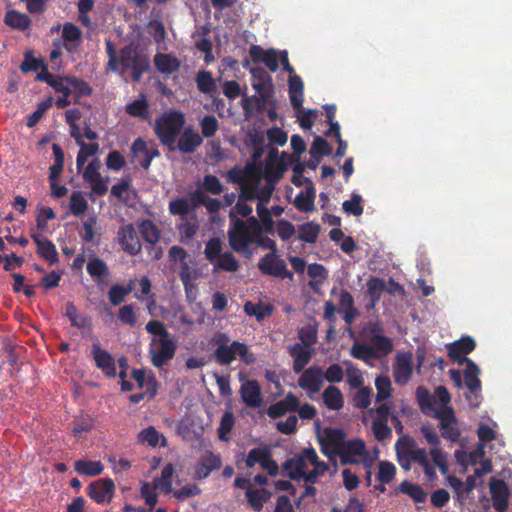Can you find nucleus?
I'll return each instance as SVG.
<instances>
[{
    "label": "nucleus",
    "mask_w": 512,
    "mask_h": 512,
    "mask_svg": "<svg viewBox=\"0 0 512 512\" xmlns=\"http://www.w3.org/2000/svg\"><path fill=\"white\" fill-rule=\"evenodd\" d=\"M479 374V367L473 361H469L464 370L465 385L469 391L476 392L477 390H480L481 381L478 377Z\"/></svg>",
    "instance_id": "obj_37"
},
{
    "label": "nucleus",
    "mask_w": 512,
    "mask_h": 512,
    "mask_svg": "<svg viewBox=\"0 0 512 512\" xmlns=\"http://www.w3.org/2000/svg\"><path fill=\"white\" fill-rule=\"evenodd\" d=\"M331 145L322 138L321 136H316L311 147H310V155L312 158H321L322 156H329L332 154Z\"/></svg>",
    "instance_id": "obj_50"
},
{
    "label": "nucleus",
    "mask_w": 512,
    "mask_h": 512,
    "mask_svg": "<svg viewBox=\"0 0 512 512\" xmlns=\"http://www.w3.org/2000/svg\"><path fill=\"white\" fill-rule=\"evenodd\" d=\"M86 491L97 504L110 503L114 496L115 484L111 478H101L91 482Z\"/></svg>",
    "instance_id": "obj_8"
},
{
    "label": "nucleus",
    "mask_w": 512,
    "mask_h": 512,
    "mask_svg": "<svg viewBox=\"0 0 512 512\" xmlns=\"http://www.w3.org/2000/svg\"><path fill=\"white\" fill-rule=\"evenodd\" d=\"M449 358L458 365L472 361L467 357L476 348L475 340L470 336L461 337L446 346Z\"/></svg>",
    "instance_id": "obj_9"
},
{
    "label": "nucleus",
    "mask_w": 512,
    "mask_h": 512,
    "mask_svg": "<svg viewBox=\"0 0 512 512\" xmlns=\"http://www.w3.org/2000/svg\"><path fill=\"white\" fill-rule=\"evenodd\" d=\"M45 65L44 61L40 58L33 56L32 51H27L24 54V60L20 65V70L23 73L36 72Z\"/></svg>",
    "instance_id": "obj_51"
},
{
    "label": "nucleus",
    "mask_w": 512,
    "mask_h": 512,
    "mask_svg": "<svg viewBox=\"0 0 512 512\" xmlns=\"http://www.w3.org/2000/svg\"><path fill=\"white\" fill-rule=\"evenodd\" d=\"M91 356L95 365L108 378H114L117 375L116 361L114 357L101 345L96 342L91 345Z\"/></svg>",
    "instance_id": "obj_10"
},
{
    "label": "nucleus",
    "mask_w": 512,
    "mask_h": 512,
    "mask_svg": "<svg viewBox=\"0 0 512 512\" xmlns=\"http://www.w3.org/2000/svg\"><path fill=\"white\" fill-rule=\"evenodd\" d=\"M69 209L72 215L81 216L88 209V202L80 191H74L70 196Z\"/></svg>",
    "instance_id": "obj_47"
},
{
    "label": "nucleus",
    "mask_w": 512,
    "mask_h": 512,
    "mask_svg": "<svg viewBox=\"0 0 512 512\" xmlns=\"http://www.w3.org/2000/svg\"><path fill=\"white\" fill-rule=\"evenodd\" d=\"M68 82L71 85V93L72 92L75 93V100H74L75 103H78L79 99L83 96L92 95V92H93L92 88L83 79L69 76Z\"/></svg>",
    "instance_id": "obj_45"
},
{
    "label": "nucleus",
    "mask_w": 512,
    "mask_h": 512,
    "mask_svg": "<svg viewBox=\"0 0 512 512\" xmlns=\"http://www.w3.org/2000/svg\"><path fill=\"white\" fill-rule=\"evenodd\" d=\"M336 453L340 457L342 465L356 464L358 461L353 457L364 455L366 453V445L361 439L349 440L345 442L342 449H337Z\"/></svg>",
    "instance_id": "obj_17"
},
{
    "label": "nucleus",
    "mask_w": 512,
    "mask_h": 512,
    "mask_svg": "<svg viewBox=\"0 0 512 512\" xmlns=\"http://www.w3.org/2000/svg\"><path fill=\"white\" fill-rule=\"evenodd\" d=\"M158 488L155 487V484H150L149 482H143L140 487L141 497L145 500L146 505H148L151 509L155 507L158 502V495L156 490Z\"/></svg>",
    "instance_id": "obj_55"
},
{
    "label": "nucleus",
    "mask_w": 512,
    "mask_h": 512,
    "mask_svg": "<svg viewBox=\"0 0 512 512\" xmlns=\"http://www.w3.org/2000/svg\"><path fill=\"white\" fill-rule=\"evenodd\" d=\"M76 143L80 146V150L76 157V167L80 170L88 158L98 152L99 145L98 143H85L82 140V136H75Z\"/></svg>",
    "instance_id": "obj_34"
},
{
    "label": "nucleus",
    "mask_w": 512,
    "mask_h": 512,
    "mask_svg": "<svg viewBox=\"0 0 512 512\" xmlns=\"http://www.w3.org/2000/svg\"><path fill=\"white\" fill-rule=\"evenodd\" d=\"M325 406L330 410H340L344 406V399L341 390L329 385L322 394Z\"/></svg>",
    "instance_id": "obj_32"
},
{
    "label": "nucleus",
    "mask_w": 512,
    "mask_h": 512,
    "mask_svg": "<svg viewBox=\"0 0 512 512\" xmlns=\"http://www.w3.org/2000/svg\"><path fill=\"white\" fill-rule=\"evenodd\" d=\"M245 495L253 510L260 512L264 507V503L271 498L272 493L265 488L253 489L252 487H248Z\"/></svg>",
    "instance_id": "obj_27"
},
{
    "label": "nucleus",
    "mask_w": 512,
    "mask_h": 512,
    "mask_svg": "<svg viewBox=\"0 0 512 512\" xmlns=\"http://www.w3.org/2000/svg\"><path fill=\"white\" fill-rule=\"evenodd\" d=\"M385 287L386 285L384 280L377 277H373L367 282V296L369 297L372 306L380 300Z\"/></svg>",
    "instance_id": "obj_46"
},
{
    "label": "nucleus",
    "mask_w": 512,
    "mask_h": 512,
    "mask_svg": "<svg viewBox=\"0 0 512 512\" xmlns=\"http://www.w3.org/2000/svg\"><path fill=\"white\" fill-rule=\"evenodd\" d=\"M214 356L217 363L223 366L230 365L237 356L246 365H251L256 360L254 354L249 352L248 346L239 341H233L228 345H219L214 351Z\"/></svg>",
    "instance_id": "obj_3"
},
{
    "label": "nucleus",
    "mask_w": 512,
    "mask_h": 512,
    "mask_svg": "<svg viewBox=\"0 0 512 512\" xmlns=\"http://www.w3.org/2000/svg\"><path fill=\"white\" fill-rule=\"evenodd\" d=\"M139 441L142 443H147L151 447H156L158 445L165 447L167 445L166 438L161 435L153 426H149L139 433Z\"/></svg>",
    "instance_id": "obj_38"
},
{
    "label": "nucleus",
    "mask_w": 512,
    "mask_h": 512,
    "mask_svg": "<svg viewBox=\"0 0 512 512\" xmlns=\"http://www.w3.org/2000/svg\"><path fill=\"white\" fill-rule=\"evenodd\" d=\"M100 169V159L94 158L88 163L82 176L84 181L90 184L92 191L96 195L103 196L108 191V178L104 179L101 176Z\"/></svg>",
    "instance_id": "obj_7"
},
{
    "label": "nucleus",
    "mask_w": 512,
    "mask_h": 512,
    "mask_svg": "<svg viewBox=\"0 0 512 512\" xmlns=\"http://www.w3.org/2000/svg\"><path fill=\"white\" fill-rule=\"evenodd\" d=\"M172 493L177 500L184 501L188 498L199 495L201 493V489L197 484L190 483L181 487L180 489L173 490Z\"/></svg>",
    "instance_id": "obj_62"
},
{
    "label": "nucleus",
    "mask_w": 512,
    "mask_h": 512,
    "mask_svg": "<svg viewBox=\"0 0 512 512\" xmlns=\"http://www.w3.org/2000/svg\"><path fill=\"white\" fill-rule=\"evenodd\" d=\"M120 65L124 70H131L132 80L139 82L143 73L150 68V61L146 55L128 45L120 50Z\"/></svg>",
    "instance_id": "obj_4"
},
{
    "label": "nucleus",
    "mask_w": 512,
    "mask_h": 512,
    "mask_svg": "<svg viewBox=\"0 0 512 512\" xmlns=\"http://www.w3.org/2000/svg\"><path fill=\"white\" fill-rule=\"evenodd\" d=\"M323 382L322 368L314 365L302 371L298 379V386L309 394H316L321 390Z\"/></svg>",
    "instance_id": "obj_11"
},
{
    "label": "nucleus",
    "mask_w": 512,
    "mask_h": 512,
    "mask_svg": "<svg viewBox=\"0 0 512 512\" xmlns=\"http://www.w3.org/2000/svg\"><path fill=\"white\" fill-rule=\"evenodd\" d=\"M180 234V241L183 244H188L196 235L198 225L195 222H184L178 227Z\"/></svg>",
    "instance_id": "obj_64"
},
{
    "label": "nucleus",
    "mask_w": 512,
    "mask_h": 512,
    "mask_svg": "<svg viewBox=\"0 0 512 512\" xmlns=\"http://www.w3.org/2000/svg\"><path fill=\"white\" fill-rule=\"evenodd\" d=\"M65 315L69 318L71 325L77 328H84L87 325V320L78 313L76 306L73 303L66 305Z\"/></svg>",
    "instance_id": "obj_63"
},
{
    "label": "nucleus",
    "mask_w": 512,
    "mask_h": 512,
    "mask_svg": "<svg viewBox=\"0 0 512 512\" xmlns=\"http://www.w3.org/2000/svg\"><path fill=\"white\" fill-rule=\"evenodd\" d=\"M420 432L424 436L426 442L431 446L429 455L435 466H437L442 474H446L449 470L447 453L441 447L440 438L435 429L425 424L420 427Z\"/></svg>",
    "instance_id": "obj_5"
},
{
    "label": "nucleus",
    "mask_w": 512,
    "mask_h": 512,
    "mask_svg": "<svg viewBox=\"0 0 512 512\" xmlns=\"http://www.w3.org/2000/svg\"><path fill=\"white\" fill-rule=\"evenodd\" d=\"M345 437L346 434L342 429L326 428L324 429L323 437L320 439V441L330 445L332 448V453L337 454L336 450L342 449L343 445L345 444Z\"/></svg>",
    "instance_id": "obj_29"
},
{
    "label": "nucleus",
    "mask_w": 512,
    "mask_h": 512,
    "mask_svg": "<svg viewBox=\"0 0 512 512\" xmlns=\"http://www.w3.org/2000/svg\"><path fill=\"white\" fill-rule=\"evenodd\" d=\"M315 189L313 185L308 186L305 191H301L294 200L295 207L301 212H312L315 208Z\"/></svg>",
    "instance_id": "obj_33"
},
{
    "label": "nucleus",
    "mask_w": 512,
    "mask_h": 512,
    "mask_svg": "<svg viewBox=\"0 0 512 512\" xmlns=\"http://www.w3.org/2000/svg\"><path fill=\"white\" fill-rule=\"evenodd\" d=\"M202 143L203 138L201 135L192 127H187L180 133L178 140L175 141V147L176 150L183 154H192Z\"/></svg>",
    "instance_id": "obj_15"
},
{
    "label": "nucleus",
    "mask_w": 512,
    "mask_h": 512,
    "mask_svg": "<svg viewBox=\"0 0 512 512\" xmlns=\"http://www.w3.org/2000/svg\"><path fill=\"white\" fill-rule=\"evenodd\" d=\"M244 312L248 316H253L257 321H262L266 317H269L273 313V306L270 304L264 305L262 303H253L252 301H247L244 304Z\"/></svg>",
    "instance_id": "obj_35"
},
{
    "label": "nucleus",
    "mask_w": 512,
    "mask_h": 512,
    "mask_svg": "<svg viewBox=\"0 0 512 512\" xmlns=\"http://www.w3.org/2000/svg\"><path fill=\"white\" fill-rule=\"evenodd\" d=\"M362 196L359 194H352L350 200H346L342 204V208L345 213L354 216H360L363 214V206L361 205Z\"/></svg>",
    "instance_id": "obj_56"
},
{
    "label": "nucleus",
    "mask_w": 512,
    "mask_h": 512,
    "mask_svg": "<svg viewBox=\"0 0 512 512\" xmlns=\"http://www.w3.org/2000/svg\"><path fill=\"white\" fill-rule=\"evenodd\" d=\"M154 65L160 73L170 75L179 69L180 62L169 54L157 53L154 57Z\"/></svg>",
    "instance_id": "obj_28"
},
{
    "label": "nucleus",
    "mask_w": 512,
    "mask_h": 512,
    "mask_svg": "<svg viewBox=\"0 0 512 512\" xmlns=\"http://www.w3.org/2000/svg\"><path fill=\"white\" fill-rule=\"evenodd\" d=\"M399 444L403 446L407 455L413 463L419 466L424 465L428 459V453L425 448H420L414 438L406 435L399 438Z\"/></svg>",
    "instance_id": "obj_24"
},
{
    "label": "nucleus",
    "mask_w": 512,
    "mask_h": 512,
    "mask_svg": "<svg viewBox=\"0 0 512 512\" xmlns=\"http://www.w3.org/2000/svg\"><path fill=\"white\" fill-rule=\"evenodd\" d=\"M31 237L36 243L38 256H58L55 245L46 239L41 232H32Z\"/></svg>",
    "instance_id": "obj_40"
},
{
    "label": "nucleus",
    "mask_w": 512,
    "mask_h": 512,
    "mask_svg": "<svg viewBox=\"0 0 512 512\" xmlns=\"http://www.w3.org/2000/svg\"><path fill=\"white\" fill-rule=\"evenodd\" d=\"M249 55L254 63H264L271 72H276L279 67L278 53L273 48L264 50L259 45H252Z\"/></svg>",
    "instance_id": "obj_16"
},
{
    "label": "nucleus",
    "mask_w": 512,
    "mask_h": 512,
    "mask_svg": "<svg viewBox=\"0 0 512 512\" xmlns=\"http://www.w3.org/2000/svg\"><path fill=\"white\" fill-rule=\"evenodd\" d=\"M358 389L359 390L353 395L352 404L358 409H366L371 403V389L368 387Z\"/></svg>",
    "instance_id": "obj_57"
},
{
    "label": "nucleus",
    "mask_w": 512,
    "mask_h": 512,
    "mask_svg": "<svg viewBox=\"0 0 512 512\" xmlns=\"http://www.w3.org/2000/svg\"><path fill=\"white\" fill-rule=\"evenodd\" d=\"M258 268L265 275L280 279L293 278L292 272L287 269V264L282 258H261Z\"/></svg>",
    "instance_id": "obj_14"
},
{
    "label": "nucleus",
    "mask_w": 512,
    "mask_h": 512,
    "mask_svg": "<svg viewBox=\"0 0 512 512\" xmlns=\"http://www.w3.org/2000/svg\"><path fill=\"white\" fill-rule=\"evenodd\" d=\"M300 401L296 395L289 392L283 399L271 404L266 413L271 419H277L288 412H295L298 409Z\"/></svg>",
    "instance_id": "obj_18"
},
{
    "label": "nucleus",
    "mask_w": 512,
    "mask_h": 512,
    "mask_svg": "<svg viewBox=\"0 0 512 512\" xmlns=\"http://www.w3.org/2000/svg\"><path fill=\"white\" fill-rule=\"evenodd\" d=\"M75 471L82 476L95 477L104 471V465L101 461H91V460H77L74 463Z\"/></svg>",
    "instance_id": "obj_31"
},
{
    "label": "nucleus",
    "mask_w": 512,
    "mask_h": 512,
    "mask_svg": "<svg viewBox=\"0 0 512 512\" xmlns=\"http://www.w3.org/2000/svg\"><path fill=\"white\" fill-rule=\"evenodd\" d=\"M4 22L12 29L20 31L27 30L31 25V19L28 15L13 9L6 12Z\"/></svg>",
    "instance_id": "obj_30"
},
{
    "label": "nucleus",
    "mask_w": 512,
    "mask_h": 512,
    "mask_svg": "<svg viewBox=\"0 0 512 512\" xmlns=\"http://www.w3.org/2000/svg\"><path fill=\"white\" fill-rule=\"evenodd\" d=\"M382 329L378 324H372L370 327V346L375 354V359L384 357L392 352V340L381 335Z\"/></svg>",
    "instance_id": "obj_12"
},
{
    "label": "nucleus",
    "mask_w": 512,
    "mask_h": 512,
    "mask_svg": "<svg viewBox=\"0 0 512 512\" xmlns=\"http://www.w3.org/2000/svg\"><path fill=\"white\" fill-rule=\"evenodd\" d=\"M118 240L123 250L131 255H136L141 250L140 239L131 224L120 228Z\"/></svg>",
    "instance_id": "obj_20"
},
{
    "label": "nucleus",
    "mask_w": 512,
    "mask_h": 512,
    "mask_svg": "<svg viewBox=\"0 0 512 512\" xmlns=\"http://www.w3.org/2000/svg\"><path fill=\"white\" fill-rule=\"evenodd\" d=\"M222 460L220 456L215 455L211 451H207L203 454L195 466V476L197 479H204L209 474L217 469H220Z\"/></svg>",
    "instance_id": "obj_22"
},
{
    "label": "nucleus",
    "mask_w": 512,
    "mask_h": 512,
    "mask_svg": "<svg viewBox=\"0 0 512 512\" xmlns=\"http://www.w3.org/2000/svg\"><path fill=\"white\" fill-rule=\"evenodd\" d=\"M308 461L305 456V448L293 457L283 463L285 474L292 480L304 479L306 475L305 467Z\"/></svg>",
    "instance_id": "obj_19"
},
{
    "label": "nucleus",
    "mask_w": 512,
    "mask_h": 512,
    "mask_svg": "<svg viewBox=\"0 0 512 512\" xmlns=\"http://www.w3.org/2000/svg\"><path fill=\"white\" fill-rule=\"evenodd\" d=\"M140 233L144 241L148 244V249L154 250V256H162V249H156L155 247L160 238L158 227L151 220H144L140 225ZM150 253L151 251H149V254Z\"/></svg>",
    "instance_id": "obj_25"
},
{
    "label": "nucleus",
    "mask_w": 512,
    "mask_h": 512,
    "mask_svg": "<svg viewBox=\"0 0 512 512\" xmlns=\"http://www.w3.org/2000/svg\"><path fill=\"white\" fill-rule=\"evenodd\" d=\"M197 88L204 94H211L216 90V84L210 71L201 70L195 78Z\"/></svg>",
    "instance_id": "obj_43"
},
{
    "label": "nucleus",
    "mask_w": 512,
    "mask_h": 512,
    "mask_svg": "<svg viewBox=\"0 0 512 512\" xmlns=\"http://www.w3.org/2000/svg\"><path fill=\"white\" fill-rule=\"evenodd\" d=\"M174 475V467L172 464H167L161 471V476L155 478L153 483L164 494H170L173 492L172 477Z\"/></svg>",
    "instance_id": "obj_36"
},
{
    "label": "nucleus",
    "mask_w": 512,
    "mask_h": 512,
    "mask_svg": "<svg viewBox=\"0 0 512 512\" xmlns=\"http://www.w3.org/2000/svg\"><path fill=\"white\" fill-rule=\"evenodd\" d=\"M177 344L172 337L165 339L153 338L149 347L151 363L156 368H162L175 356Z\"/></svg>",
    "instance_id": "obj_6"
},
{
    "label": "nucleus",
    "mask_w": 512,
    "mask_h": 512,
    "mask_svg": "<svg viewBox=\"0 0 512 512\" xmlns=\"http://www.w3.org/2000/svg\"><path fill=\"white\" fill-rule=\"evenodd\" d=\"M240 396L242 401L251 408H257L263 402L261 388L256 380H248L243 383L240 388Z\"/></svg>",
    "instance_id": "obj_23"
},
{
    "label": "nucleus",
    "mask_w": 512,
    "mask_h": 512,
    "mask_svg": "<svg viewBox=\"0 0 512 512\" xmlns=\"http://www.w3.org/2000/svg\"><path fill=\"white\" fill-rule=\"evenodd\" d=\"M184 124V114L177 110H170L156 118L154 133L162 145L166 146L170 151H176L175 141L180 135Z\"/></svg>",
    "instance_id": "obj_1"
},
{
    "label": "nucleus",
    "mask_w": 512,
    "mask_h": 512,
    "mask_svg": "<svg viewBox=\"0 0 512 512\" xmlns=\"http://www.w3.org/2000/svg\"><path fill=\"white\" fill-rule=\"evenodd\" d=\"M86 269L91 277L99 278V280L106 278L109 274L106 263L100 258H91Z\"/></svg>",
    "instance_id": "obj_49"
},
{
    "label": "nucleus",
    "mask_w": 512,
    "mask_h": 512,
    "mask_svg": "<svg viewBox=\"0 0 512 512\" xmlns=\"http://www.w3.org/2000/svg\"><path fill=\"white\" fill-rule=\"evenodd\" d=\"M377 389L376 401L381 402L391 395V381L387 376H378L375 380Z\"/></svg>",
    "instance_id": "obj_53"
},
{
    "label": "nucleus",
    "mask_w": 512,
    "mask_h": 512,
    "mask_svg": "<svg viewBox=\"0 0 512 512\" xmlns=\"http://www.w3.org/2000/svg\"><path fill=\"white\" fill-rule=\"evenodd\" d=\"M346 367L347 382L353 389L363 387V377L361 371L349 360L343 362Z\"/></svg>",
    "instance_id": "obj_48"
},
{
    "label": "nucleus",
    "mask_w": 512,
    "mask_h": 512,
    "mask_svg": "<svg viewBox=\"0 0 512 512\" xmlns=\"http://www.w3.org/2000/svg\"><path fill=\"white\" fill-rule=\"evenodd\" d=\"M201 133L205 138L213 137L219 128V122L213 115H205L200 121Z\"/></svg>",
    "instance_id": "obj_52"
},
{
    "label": "nucleus",
    "mask_w": 512,
    "mask_h": 512,
    "mask_svg": "<svg viewBox=\"0 0 512 512\" xmlns=\"http://www.w3.org/2000/svg\"><path fill=\"white\" fill-rule=\"evenodd\" d=\"M54 163L49 167V179L58 180L64 169V152L56 143L52 144Z\"/></svg>",
    "instance_id": "obj_41"
},
{
    "label": "nucleus",
    "mask_w": 512,
    "mask_h": 512,
    "mask_svg": "<svg viewBox=\"0 0 512 512\" xmlns=\"http://www.w3.org/2000/svg\"><path fill=\"white\" fill-rule=\"evenodd\" d=\"M489 486L493 508L498 512H504L508 508L510 496L506 482L502 479L491 478Z\"/></svg>",
    "instance_id": "obj_13"
},
{
    "label": "nucleus",
    "mask_w": 512,
    "mask_h": 512,
    "mask_svg": "<svg viewBox=\"0 0 512 512\" xmlns=\"http://www.w3.org/2000/svg\"><path fill=\"white\" fill-rule=\"evenodd\" d=\"M350 355L358 360L367 361L368 359H375V354L369 345L355 343L350 350Z\"/></svg>",
    "instance_id": "obj_60"
},
{
    "label": "nucleus",
    "mask_w": 512,
    "mask_h": 512,
    "mask_svg": "<svg viewBox=\"0 0 512 512\" xmlns=\"http://www.w3.org/2000/svg\"><path fill=\"white\" fill-rule=\"evenodd\" d=\"M305 456L308 463L314 466L311 471L306 472L304 481L308 484L316 483L318 477L323 476L329 469V466L324 461H319L317 452L314 448H305Z\"/></svg>",
    "instance_id": "obj_21"
},
{
    "label": "nucleus",
    "mask_w": 512,
    "mask_h": 512,
    "mask_svg": "<svg viewBox=\"0 0 512 512\" xmlns=\"http://www.w3.org/2000/svg\"><path fill=\"white\" fill-rule=\"evenodd\" d=\"M396 474V467L393 463L388 461H381L379 463L378 480L382 483H390Z\"/></svg>",
    "instance_id": "obj_61"
},
{
    "label": "nucleus",
    "mask_w": 512,
    "mask_h": 512,
    "mask_svg": "<svg viewBox=\"0 0 512 512\" xmlns=\"http://www.w3.org/2000/svg\"><path fill=\"white\" fill-rule=\"evenodd\" d=\"M148 107L145 95L141 94L139 99L126 105L125 111L130 116L147 119L149 116Z\"/></svg>",
    "instance_id": "obj_42"
},
{
    "label": "nucleus",
    "mask_w": 512,
    "mask_h": 512,
    "mask_svg": "<svg viewBox=\"0 0 512 512\" xmlns=\"http://www.w3.org/2000/svg\"><path fill=\"white\" fill-rule=\"evenodd\" d=\"M259 233L260 223L254 216L248 217L246 221L237 219L228 230L229 245L237 253H246L254 245Z\"/></svg>",
    "instance_id": "obj_2"
},
{
    "label": "nucleus",
    "mask_w": 512,
    "mask_h": 512,
    "mask_svg": "<svg viewBox=\"0 0 512 512\" xmlns=\"http://www.w3.org/2000/svg\"><path fill=\"white\" fill-rule=\"evenodd\" d=\"M200 277L199 271L190 266L188 263H183V266L180 271V279L187 291L192 287V282Z\"/></svg>",
    "instance_id": "obj_59"
},
{
    "label": "nucleus",
    "mask_w": 512,
    "mask_h": 512,
    "mask_svg": "<svg viewBox=\"0 0 512 512\" xmlns=\"http://www.w3.org/2000/svg\"><path fill=\"white\" fill-rule=\"evenodd\" d=\"M269 453L270 450L266 447H257L251 449L245 460L246 466L251 468L254 467L255 464L261 465Z\"/></svg>",
    "instance_id": "obj_58"
},
{
    "label": "nucleus",
    "mask_w": 512,
    "mask_h": 512,
    "mask_svg": "<svg viewBox=\"0 0 512 512\" xmlns=\"http://www.w3.org/2000/svg\"><path fill=\"white\" fill-rule=\"evenodd\" d=\"M289 354L293 358V370L296 374L305 370L304 368L311 360L312 349L296 343L289 347Z\"/></svg>",
    "instance_id": "obj_26"
},
{
    "label": "nucleus",
    "mask_w": 512,
    "mask_h": 512,
    "mask_svg": "<svg viewBox=\"0 0 512 512\" xmlns=\"http://www.w3.org/2000/svg\"><path fill=\"white\" fill-rule=\"evenodd\" d=\"M398 490L412 498L415 503H423L427 498V493L419 484L407 480L400 483Z\"/></svg>",
    "instance_id": "obj_39"
},
{
    "label": "nucleus",
    "mask_w": 512,
    "mask_h": 512,
    "mask_svg": "<svg viewBox=\"0 0 512 512\" xmlns=\"http://www.w3.org/2000/svg\"><path fill=\"white\" fill-rule=\"evenodd\" d=\"M412 375V365L409 359H398L395 370V380L397 383H405Z\"/></svg>",
    "instance_id": "obj_54"
},
{
    "label": "nucleus",
    "mask_w": 512,
    "mask_h": 512,
    "mask_svg": "<svg viewBox=\"0 0 512 512\" xmlns=\"http://www.w3.org/2000/svg\"><path fill=\"white\" fill-rule=\"evenodd\" d=\"M319 225L308 222L300 226L299 232L295 240L304 241L306 243H314L319 234Z\"/></svg>",
    "instance_id": "obj_44"
}]
</instances>
